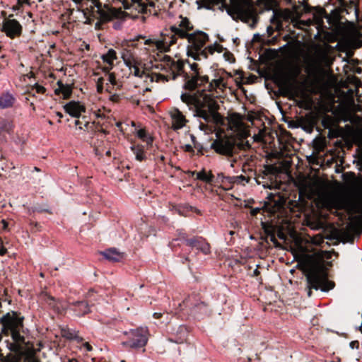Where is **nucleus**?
Wrapping results in <instances>:
<instances>
[{"mask_svg": "<svg viewBox=\"0 0 362 362\" xmlns=\"http://www.w3.org/2000/svg\"><path fill=\"white\" fill-rule=\"evenodd\" d=\"M228 125L231 130L237 134L240 139L249 136V130L243 123V117L238 113H233L228 116Z\"/></svg>", "mask_w": 362, "mask_h": 362, "instance_id": "12", "label": "nucleus"}, {"mask_svg": "<svg viewBox=\"0 0 362 362\" xmlns=\"http://www.w3.org/2000/svg\"><path fill=\"white\" fill-rule=\"evenodd\" d=\"M301 23H303V24H304V25H309L311 23V22H310V21H306V22H303V21H302Z\"/></svg>", "mask_w": 362, "mask_h": 362, "instance_id": "48", "label": "nucleus"}, {"mask_svg": "<svg viewBox=\"0 0 362 362\" xmlns=\"http://www.w3.org/2000/svg\"><path fill=\"white\" fill-rule=\"evenodd\" d=\"M181 100L189 107H194L197 116L202 117L206 122L221 124L222 117L217 112L218 105L214 97L204 90L198 91L194 95L183 93Z\"/></svg>", "mask_w": 362, "mask_h": 362, "instance_id": "3", "label": "nucleus"}, {"mask_svg": "<svg viewBox=\"0 0 362 362\" xmlns=\"http://www.w3.org/2000/svg\"><path fill=\"white\" fill-rule=\"evenodd\" d=\"M190 68L192 69V71H194V74L193 75H197V74H199V72H198V64L197 63H192L190 64Z\"/></svg>", "mask_w": 362, "mask_h": 362, "instance_id": "38", "label": "nucleus"}, {"mask_svg": "<svg viewBox=\"0 0 362 362\" xmlns=\"http://www.w3.org/2000/svg\"><path fill=\"white\" fill-rule=\"evenodd\" d=\"M75 312L78 316L86 315L90 312L89 307L86 302H77L74 303Z\"/></svg>", "mask_w": 362, "mask_h": 362, "instance_id": "28", "label": "nucleus"}, {"mask_svg": "<svg viewBox=\"0 0 362 362\" xmlns=\"http://www.w3.org/2000/svg\"><path fill=\"white\" fill-rule=\"evenodd\" d=\"M308 197L317 196V204L331 210L346 208V203L338 191V183H331L320 180H309L304 188Z\"/></svg>", "mask_w": 362, "mask_h": 362, "instance_id": "2", "label": "nucleus"}, {"mask_svg": "<svg viewBox=\"0 0 362 362\" xmlns=\"http://www.w3.org/2000/svg\"><path fill=\"white\" fill-rule=\"evenodd\" d=\"M121 57L124 64L129 68L130 73L134 76L143 79L144 82H162L168 81L167 76L157 73L149 74L146 68V64L142 59L138 57L134 52L127 47H124L121 51Z\"/></svg>", "mask_w": 362, "mask_h": 362, "instance_id": "5", "label": "nucleus"}, {"mask_svg": "<svg viewBox=\"0 0 362 362\" xmlns=\"http://www.w3.org/2000/svg\"><path fill=\"white\" fill-rule=\"evenodd\" d=\"M184 66V62L180 59L176 61H172L170 64V68L173 72H180Z\"/></svg>", "mask_w": 362, "mask_h": 362, "instance_id": "31", "label": "nucleus"}, {"mask_svg": "<svg viewBox=\"0 0 362 362\" xmlns=\"http://www.w3.org/2000/svg\"><path fill=\"white\" fill-rule=\"evenodd\" d=\"M117 58V52L113 49H110L107 52L101 56V59H103L104 63H106L108 66L106 68L107 69H111L114 64V61Z\"/></svg>", "mask_w": 362, "mask_h": 362, "instance_id": "24", "label": "nucleus"}, {"mask_svg": "<svg viewBox=\"0 0 362 362\" xmlns=\"http://www.w3.org/2000/svg\"><path fill=\"white\" fill-rule=\"evenodd\" d=\"M57 115L59 118L63 117V115H62L61 112H57Z\"/></svg>", "mask_w": 362, "mask_h": 362, "instance_id": "49", "label": "nucleus"}, {"mask_svg": "<svg viewBox=\"0 0 362 362\" xmlns=\"http://www.w3.org/2000/svg\"><path fill=\"white\" fill-rule=\"evenodd\" d=\"M102 254L107 259L113 262L120 261L124 257V254L122 252H120L115 249H108L103 252Z\"/></svg>", "mask_w": 362, "mask_h": 362, "instance_id": "25", "label": "nucleus"}, {"mask_svg": "<svg viewBox=\"0 0 362 362\" xmlns=\"http://www.w3.org/2000/svg\"><path fill=\"white\" fill-rule=\"evenodd\" d=\"M255 140H259L260 139L259 138V136H255Z\"/></svg>", "mask_w": 362, "mask_h": 362, "instance_id": "54", "label": "nucleus"}, {"mask_svg": "<svg viewBox=\"0 0 362 362\" xmlns=\"http://www.w3.org/2000/svg\"><path fill=\"white\" fill-rule=\"evenodd\" d=\"M121 362H125L124 361H122Z\"/></svg>", "mask_w": 362, "mask_h": 362, "instance_id": "62", "label": "nucleus"}, {"mask_svg": "<svg viewBox=\"0 0 362 362\" xmlns=\"http://www.w3.org/2000/svg\"><path fill=\"white\" fill-rule=\"evenodd\" d=\"M161 316H162V314L160 313H155L153 314V317L156 319L161 317Z\"/></svg>", "mask_w": 362, "mask_h": 362, "instance_id": "46", "label": "nucleus"}, {"mask_svg": "<svg viewBox=\"0 0 362 362\" xmlns=\"http://www.w3.org/2000/svg\"><path fill=\"white\" fill-rule=\"evenodd\" d=\"M103 81L104 79L102 77L99 78L97 81L96 88L97 92L99 93H101L103 91Z\"/></svg>", "mask_w": 362, "mask_h": 362, "instance_id": "37", "label": "nucleus"}, {"mask_svg": "<svg viewBox=\"0 0 362 362\" xmlns=\"http://www.w3.org/2000/svg\"><path fill=\"white\" fill-rule=\"evenodd\" d=\"M106 90L109 93L112 92V90L109 87L107 88Z\"/></svg>", "mask_w": 362, "mask_h": 362, "instance_id": "52", "label": "nucleus"}, {"mask_svg": "<svg viewBox=\"0 0 362 362\" xmlns=\"http://www.w3.org/2000/svg\"><path fill=\"white\" fill-rule=\"evenodd\" d=\"M171 117L172 128L177 130L183 128L187 122L185 116L177 108H174L169 112Z\"/></svg>", "mask_w": 362, "mask_h": 362, "instance_id": "17", "label": "nucleus"}, {"mask_svg": "<svg viewBox=\"0 0 362 362\" xmlns=\"http://www.w3.org/2000/svg\"><path fill=\"white\" fill-rule=\"evenodd\" d=\"M311 243L315 245H320L324 242V238L321 235H317L310 238Z\"/></svg>", "mask_w": 362, "mask_h": 362, "instance_id": "33", "label": "nucleus"}, {"mask_svg": "<svg viewBox=\"0 0 362 362\" xmlns=\"http://www.w3.org/2000/svg\"><path fill=\"white\" fill-rule=\"evenodd\" d=\"M260 211V209L259 208H255V209H253L252 211H251V214L252 216H255L256 215L259 211Z\"/></svg>", "mask_w": 362, "mask_h": 362, "instance_id": "45", "label": "nucleus"}, {"mask_svg": "<svg viewBox=\"0 0 362 362\" xmlns=\"http://www.w3.org/2000/svg\"><path fill=\"white\" fill-rule=\"evenodd\" d=\"M7 252V250L4 247H0V255L3 256Z\"/></svg>", "mask_w": 362, "mask_h": 362, "instance_id": "44", "label": "nucleus"}, {"mask_svg": "<svg viewBox=\"0 0 362 362\" xmlns=\"http://www.w3.org/2000/svg\"><path fill=\"white\" fill-rule=\"evenodd\" d=\"M80 123H81V122H80V121H79V120H76V121H75V124H76V126H80Z\"/></svg>", "mask_w": 362, "mask_h": 362, "instance_id": "51", "label": "nucleus"}, {"mask_svg": "<svg viewBox=\"0 0 362 362\" xmlns=\"http://www.w3.org/2000/svg\"><path fill=\"white\" fill-rule=\"evenodd\" d=\"M83 346L88 351H90L92 350V346L89 344V343L88 342H85L83 344Z\"/></svg>", "mask_w": 362, "mask_h": 362, "instance_id": "40", "label": "nucleus"}, {"mask_svg": "<svg viewBox=\"0 0 362 362\" xmlns=\"http://www.w3.org/2000/svg\"><path fill=\"white\" fill-rule=\"evenodd\" d=\"M2 223L4 225V228H6L7 227V223L6 222V221L3 220Z\"/></svg>", "mask_w": 362, "mask_h": 362, "instance_id": "47", "label": "nucleus"}, {"mask_svg": "<svg viewBox=\"0 0 362 362\" xmlns=\"http://www.w3.org/2000/svg\"><path fill=\"white\" fill-rule=\"evenodd\" d=\"M91 4H92L93 5H90V7H93V6H95L94 5V4H93L92 2H91Z\"/></svg>", "mask_w": 362, "mask_h": 362, "instance_id": "58", "label": "nucleus"}, {"mask_svg": "<svg viewBox=\"0 0 362 362\" xmlns=\"http://www.w3.org/2000/svg\"><path fill=\"white\" fill-rule=\"evenodd\" d=\"M118 98H119V96L117 95H112L110 97V100L112 102H117L118 100Z\"/></svg>", "mask_w": 362, "mask_h": 362, "instance_id": "41", "label": "nucleus"}, {"mask_svg": "<svg viewBox=\"0 0 362 362\" xmlns=\"http://www.w3.org/2000/svg\"><path fill=\"white\" fill-rule=\"evenodd\" d=\"M331 257L332 253L328 251H318L303 257L301 264L307 279L308 297L311 296L312 289L327 291L334 288V282L327 279V271L331 265L329 261Z\"/></svg>", "mask_w": 362, "mask_h": 362, "instance_id": "1", "label": "nucleus"}, {"mask_svg": "<svg viewBox=\"0 0 362 362\" xmlns=\"http://www.w3.org/2000/svg\"><path fill=\"white\" fill-rule=\"evenodd\" d=\"M223 51V47L217 43H214V45H209L207 47H206L204 50H202L200 52L201 55L204 56V57H206L207 52L213 54L214 52L221 53Z\"/></svg>", "mask_w": 362, "mask_h": 362, "instance_id": "29", "label": "nucleus"}, {"mask_svg": "<svg viewBox=\"0 0 362 362\" xmlns=\"http://www.w3.org/2000/svg\"><path fill=\"white\" fill-rule=\"evenodd\" d=\"M42 298L43 300L47 302L49 305L55 307L54 298L52 296L47 293H45L42 295Z\"/></svg>", "mask_w": 362, "mask_h": 362, "instance_id": "34", "label": "nucleus"}, {"mask_svg": "<svg viewBox=\"0 0 362 362\" xmlns=\"http://www.w3.org/2000/svg\"><path fill=\"white\" fill-rule=\"evenodd\" d=\"M203 127H204V124H201L200 125V127H201L202 129H203Z\"/></svg>", "mask_w": 362, "mask_h": 362, "instance_id": "56", "label": "nucleus"}, {"mask_svg": "<svg viewBox=\"0 0 362 362\" xmlns=\"http://www.w3.org/2000/svg\"><path fill=\"white\" fill-rule=\"evenodd\" d=\"M78 129H83V127H82L81 126H79V127H78Z\"/></svg>", "mask_w": 362, "mask_h": 362, "instance_id": "57", "label": "nucleus"}, {"mask_svg": "<svg viewBox=\"0 0 362 362\" xmlns=\"http://www.w3.org/2000/svg\"><path fill=\"white\" fill-rule=\"evenodd\" d=\"M131 124H132V127H135V125H136L135 122H133V121L131 122Z\"/></svg>", "mask_w": 362, "mask_h": 362, "instance_id": "53", "label": "nucleus"}, {"mask_svg": "<svg viewBox=\"0 0 362 362\" xmlns=\"http://www.w3.org/2000/svg\"><path fill=\"white\" fill-rule=\"evenodd\" d=\"M348 209L351 213H361L362 212V199L354 202L348 206Z\"/></svg>", "mask_w": 362, "mask_h": 362, "instance_id": "30", "label": "nucleus"}, {"mask_svg": "<svg viewBox=\"0 0 362 362\" xmlns=\"http://www.w3.org/2000/svg\"><path fill=\"white\" fill-rule=\"evenodd\" d=\"M208 76H199V74H197V75H192L191 78L186 81L185 88L188 90H194L197 86H201L208 82Z\"/></svg>", "mask_w": 362, "mask_h": 362, "instance_id": "19", "label": "nucleus"}, {"mask_svg": "<svg viewBox=\"0 0 362 362\" xmlns=\"http://www.w3.org/2000/svg\"><path fill=\"white\" fill-rule=\"evenodd\" d=\"M187 244L192 247H195L197 250L201 251L205 255H207L211 252L210 245L202 238L188 240H187Z\"/></svg>", "mask_w": 362, "mask_h": 362, "instance_id": "20", "label": "nucleus"}, {"mask_svg": "<svg viewBox=\"0 0 362 362\" xmlns=\"http://www.w3.org/2000/svg\"><path fill=\"white\" fill-rule=\"evenodd\" d=\"M298 74L297 71L292 76L284 75L279 79V86L284 95L292 98L300 95V90L296 81Z\"/></svg>", "mask_w": 362, "mask_h": 362, "instance_id": "10", "label": "nucleus"}, {"mask_svg": "<svg viewBox=\"0 0 362 362\" xmlns=\"http://www.w3.org/2000/svg\"><path fill=\"white\" fill-rule=\"evenodd\" d=\"M285 202L284 197L279 193H270L267 195V202L265 203L264 209L274 214L283 207Z\"/></svg>", "mask_w": 362, "mask_h": 362, "instance_id": "16", "label": "nucleus"}, {"mask_svg": "<svg viewBox=\"0 0 362 362\" xmlns=\"http://www.w3.org/2000/svg\"><path fill=\"white\" fill-rule=\"evenodd\" d=\"M189 42L187 54L194 59H199L202 49L208 40L207 35L202 31L190 33L187 38Z\"/></svg>", "mask_w": 362, "mask_h": 362, "instance_id": "9", "label": "nucleus"}, {"mask_svg": "<svg viewBox=\"0 0 362 362\" xmlns=\"http://www.w3.org/2000/svg\"><path fill=\"white\" fill-rule=\"evenodd\" d=\"M148 148H146V150ZM131 150L135 156L136 160L141 162L146 159V153L144 146L140 144H134L131 146Z\"/></svg>", "mask_w": 362, "mask_h": 362, "instance_id": "22", "label": "nucleus"}, {"mask_svg": "<svg viewBox=\"0 0 362 362\" xmlns=\"http://www.w3.org/2000/svg\"><path fill=\"white\" fill-rule=\"evenodd\" d=\"M227 13L234 20L248 21L256 16V9L250 0H230Z\"/></svg>", "mask_w": 362, "mask_h": 362, "instance_id": "6", "label": "nucleus"}, {"mask_svg": "<svg viewBox=\"0 0 362 362\" xmlns=\"http://www.w3.org/2000/svg\"><path fill=\"white\" fill-rule=\"evenodd\" d=\"M214 78L209 83V90L214 91L219 89L223 90L227 88V81L232 76L223 69H217L214 72Z\"/></svg>", "mask_w": 362, "mask_h": 362, "instance_id": "13", "label": "nucleus"}, {"mask_svg": "<svg viewBox=\"0 0 362 362\" xmlns=\"http://www.w3.org/2000/svg\"><path fill=\"white\" fill-rule=\"evenodd\" d=\"M197 178L206 182H210L213 179V175L207 174L204 170H202L197 173Z\"/></svg>", "mask_w": 362, "mask_h": 362, "instance_id": "32", "label": "nucleus"}, {"mask_svg": "<svg viewBox=\"0 0 362 362\" xmlns=\"http://www.w3.org/2000/svg\"><path fill=\"white\" fill-rule=\"evenodd\" d=\"M66 113L73 117H79L83 112H85L86 107L79 102L71 101L64 106Z\"/></svg>", "mask_w": 362, "mask_h": 362, "instance_id": "18", "label": "nucleus"}, {"mask_svg": "<svg viewBox=\"0 0 362 362\" xmlns=\"http://www.w3.org/2000/svg\"><path fill=\"white\" fill-rule=\"evenodd\" d=\"M184 149H185V151H188V152H191L193 151L192 146L189 144L185 145Z\"/></svg>", "mask_w": 362, "mask_h": 362, "instance_id": "42", "label": "nucleus"}, {"mask_svg": "<svg viewBox=\"0 0 362 362\" xmlns=\"http://www.w3.org/2000/svg\"><path fill=\"white\" fill-rule=\"evenodd\" d=\"M351 94H352V90H349V91Z\"/></svg>", "mask_w": 362, "mask_h": 362, "instance_id": "60", "label": "nucleus"}, {"mask_svg": "<svg viewBox=\"0 0 362 362\" xmlns=\"http://www.w3.org/2000/svg\"><path fill=\"white\" fill-rule=\"evenodd\" d=\"M57 87L54 89L57 95H62L63 99L70 98L72 93V86L69 84H64L61 81L57 82Z\"/></svg>", "mask_w": 362, "mask_h": 362, "instance_id": "21", "label": "nucleus"}, {"mask_svg": "<svg viewBox=\"0 0 362 362\" xmlns=\"http://www.w3.org/2000/svg\"><path fill=\"white\" fill-rule=\"evenodd\" d=\"M311 61L316 66H320L323 64L329 66L332 64V59L329 56L328 48L319 45H315L311 55Z\"/></svg>", "mask_w": 362, "mask_h": 362, "instance_id": "14", "label": "nucleus"}, {"mask_svg": "<svg viewBox=\"0 0 362 362\" xmlns=\"http://www.w3.org/2000/svg\"><path fill=\"white\" fill-rule=\"evenodd\" d=\"M31 89L33 90H35L37 93L43 94L45 93V88L41 85H39L38 83H35L34 86H32Z\"/></svg>", "mask_w": 362, "mask_h": 362, "instance_id": "35", "label": "nucleus"}, {"mask_svg": "<svg viewBox=\"0 0 362 362\" xmlns=\"http://www.w3.org/2000/svg\"><path fill=\"white\" fill-rule=\"evenodd\" d=\"M94 114L97 117H100V118L105 117L104 113L100 110H98L95 111Z\"/></svg>", "mask_w": 362, "mask_h": 362, "instance_id": "39", "label": "nucleus"}, {"mask_svg": "<svg viewBox=\"0 0 362 362\" xmlns=\"http://www.w3.org/2000/svg\"><path fill=\"white\" fill-rule=\"evenodd\" d=\"M235 145V139L233 136L226 135L224 133H216V139L211 144V148L216 153L226 156H233Z\"/></svg>", "mask_w": 362, "mask_h": 362, "instance_id": "8", "label": "nucleus"}, {"mask_svg": "<svg viewBox=\"0 0 362 362\" xmlns=\"http://www.w3.org/2000/svg\"><path fill=\"white\" fill-rule=\"evenodd\" d=\"M49 124H52V122L51 121H49Z\"/></svg>", "mask_w": 362, "mask_h": 362, "instance_id": "61", "label": "nucleus"}, {"mask_svg": "<svg viewBox=\"0 0 362 362\" xmlns=\"http://www.w3.org/2000/svg\"><path fill=\"white\" fill-rule=\"evenodd\" d=\"M1 30L7 37L13 39L21 35L22 26L17 20L6 18L3 21Z\"/></svg>", "mask_w": 362, "mask_h": 362, "instance_id": "15", "label": "nucleus"}, {"mask_svg": "<svg viewBox=\"0 0 362 362\" xmlns=\"http://www.w3.org/2000/svg\"><path fill=\"white\" fill-rule=\"evenodd\" d=\"M129 341L124 343V345L131 348H139L144 346L148 340V329L146 327H139L130 330L127 333Z\"/></svg>", "mask_w": 362, "mask_h": 362, "instance_id": "11", "label": "nucleus"}, {"mask_svg": "<svg viewBox=\"0 0 362 362\" xmlns=\"http://www.w3.org/2000/svg\"><path fill=\"white\" fill-rule=\"evenodd\" d=\"M259 274V272L258 269H255V271H254V274H255V276H257Z\"/></svg>", "mask_w": 362, "mask_h": 362, "instance_id": "50", "label": "nucleus"}, {"mask_svg": "<svg viewBox=\"0 0 362 362\" xmlns=\"http://www.w3.org/2000/svg\"><path fill=\"white\" fill-rule=\"evenodd\" d=\"M13 128L14 124L11 119L0 117V134L1 132L10 134Z\"/></svg>", "mask_w": 362, "mask_h": 362, "instance_id": "26", "label": "nucleus"}, {"mask_svg": "<svg viewBox=\"0 0 362 362\" xmlns=\"http://www.w3.org/2000/svg\"><path fill=\"white\" fill-rule=\"evenodd\" d=\"M350 346L352 349L358 348V342L357 341H354L350 343Z\"/></svg>", "mask_w": 362, "mask_h": 362, "instance_id": "43", "label": "nucleus"}, {"mask_svg": "<svg viewBox=\"0 0 362 362\" xmlns=\"http://www.w3.org/2000/svg\"><path fill=\"white\" fill-rule=\"evenodd\" d=\"M136 135L137 136L138 138H139L144 142L146 143V148H148V147L152 145L153 139L151 136H148L146 134V132L144 129H140L136 130Z\"/></svg>", "mask_w": 362, "mask_h": 362, "instance_id": "27", "label": "nucleus"}, {"mask_svg": "<svg viewBox=\"0 0 362 362\" xmlns=\"http://www.w3.org/2000/svg\"><path fill=\"white\" fill-rule=\"evenodd\" d=\"M264 187H269V188H270L269 186H266L264 185Z\"/></svg>", "mask_w": 362, "mask_h": 362, "instance_id": "59", "label": "nucleus"}, {"mask_svg": "<svg viewBox=\"0 0 362 362\" xmlns=\"http://www.w3.org/2000/svg\"><path fill=\"white\" fill-rule=\"evenodd\" d=\"M15 103V98L8 93L0 94V109L11 107Z\"/></svg>", "mask_w": 362, "mask_h": 362, "instance_id": "23", "label": "nucleus"}, {"mask_svg": "<svg viewBox=\"0 0 362 362\" xmlns=\"http://www.w3.org/2000/svg\"><path fill=\"white\" fill-rule=\"evenodd\" d=\"M23 317H21L16 312L7 313L0 318L2 324L1 333L5 335L11 334L13 341L21 344L23 342V337L20 334V329L23 327Z\"/></svg>", "mask_w": 362, "mask_h": 362, "instance_id": "7", "label": "nucleus"}, {"mask_svg": "<svg viewBox=\"0 0 362 362\" xmlns=\"http://www.w3.org/2000/svg\"><path fill=\"white\" fill-rule=\"evenodd\" d=\"M107 81L108 83H110L112 86L117 85V81H116L115 74L113 73H108L107 74Z\"/></svg>", "mask_w": 362, "mask_h": 362, "instance_id": "36", "label": "nucleus"}, {"mask_svg": "<svg viewBox=\"0 0 362 362\" xmlns=\"http://www.w3.org/2000/svg\"><path fill=\"white\" fill-rule=\"evenodd\" d=\"M180 21L177 25L170 27L173 33L171 36H164L162 40H146L144 44L148 46V49L167 52L170 50V47L176 42L177 37L187 38L190 34L189 32L193 30V25L187 18L180 16Z\"/></svg>", "mask_w": 362, "mask_h": 362, "instance_id": "4", "label": "nucleus"}, {"mask_svg": "<svg viewBox=\"0 0 362 362\" xmlns=\"http://www.w3.org/2000/svg\"><path fill=\"white\" fill-rule=\"evenodd\" d=\"M120 125H121V123H120V122H119V123H117V126L118 127H120Z\"/></svg>", "mask_w": 362, "mask_h": 362, "instance_id": "55", "label": "nucleus"}]
</instances>
